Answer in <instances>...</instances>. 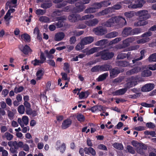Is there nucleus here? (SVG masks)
I'll list each match as a JSON object with an SVG mask.
<instances>
[{"label": "nucleus", "instance_id": "nucleus-4", "mask_svg": "<svg viewBox=\"0 0 156 156\" xmlns=\"http://www.w3.org/2000/svg\"><path fill=\"white\" fill-rule=\"evenodd\" d=\"M132 80L131 81L127 82L125 84V87L127 90L130 88L133 87L136 85L138 83H140L142 81H144L143 79H141V80H139V79H132Z\"/></svg>", "mask_w": 156, "mask_h": 156}, {"label": "nucleus", "instance_id": "nucleus-60", "mask_svg": "<svg viewBox=\"0 0 156 156\" xmlns=\"http://www.w3.org/2000/svg\"><path fill=\"white\" fill-rule=\"evenodd\" d=\"M93 6L96 8V10L102 7L101 2L99 3H94L93 4Z\"/></svg>", "mask_w": 156, "mask_h": 156}, {"label": "nucleus", "instance_id": "nucleus-9", "mask_svg": "<svg viewBox=\"0 0 156 156\" xmlns=\"http://www.w3.org/2000/svg\"><path fill=\"white\" fill-rule=\"evenodd\" d=\"M135 40L133 37L128 38L122 41V45L119 48V49H122L126 48L129 46V43L132 42Z\"/></svg>", "mask_w": 156, "mask_h": 156}, {"label": "nucleus", "instance_id": "nucleus-29", "mask_svg": "<svg viewBox=\"0 0 156 156\" xmlns=\"http://www.w3.org/2000/svg\"><path fill=\"white\" fill-rule=\"evenodd\" d=\"M94 17V15L91 14H87L83 16L82 17H81V16H80V20H87L90 19H92Z\"/></svg>", "mask_w": 156, "mask_h": 156}, {"label": "nucleus", "instance_id": "nucleus-59", "mask_svg": "<svg viewBox=\"0 0 156 156\" xmlns=\"http://www.w3.org/2000/svg\"><path fill=\"white\" fill-rule=\"evenodd\" d=\"M97 148L100 150L106 151L107 150L106 147L103 144H100L98 145Z\"/></svg>", "mask_w": 156, "mask_h": 156}, {"label": "nucleus", "instance_id": "nucleus-58", "mask_svg": "<svg viewBox=\"0 0 156 156\" xmlns=\"http://www.w3.org/2000/svg\"><path fill=\"white\" fill-rule=\"evenodd\" d=\"M44 53L47 57L48 58L52 59L53 58V55L51 54H50L48 50H45L44 51Z\"/></svg>", "mask_w": 156, "mask_h": 156}, {"label": "nucleus", "instance_id": "nucleus-33", "mask_svg": "<svg viewBox=\"0 0 156 156\" xmlns=\"http://www.w3.org/2000/svg\"><path fill=\"white\" fill-rule=\"evenodd\" d=\"M13 135L8 132L5 133L4 136H2L3 138H5L7 140L9 141L13 139Z\"/></svg>", "mask_w": 156, "mask_h": 156}, {"label": "nucleus", "instance_id": "nucleus-39", "mask_svg": "<svg viewBox=\"0 0 156 156\" xmlns=\"http://www.w3.org/2000/svg\"><path fill=\"white\" fill-rule=\"evenodd\" d=\"M152 34V32L148 30V31L142 34L141 36V37L145 38H150L149 37L151 36Z\"/></svg>", "mask_w": 156, "mask_h": 156}, {"label": "nucleus", "instance_id": "nucleus-62", "mask_svg": "<svg viewBox=\"0 0 156 156\" xmlns=\"http://www.w3.org/2000/svg\"><path fill=\"white\" fill-rule=\"evenodd\" d=\"M46 12L45 10L38 9L36 11V13L38 15H43Z\"/></svg>", "mask_w": 156, "mask_h": 156}, {"label": "nucleus", "instance_id": "nucleus-6", "mask_svg": "<svg viewBox=\"0 0 156 156\" xmlns=\"http://www.w3.org/2000/svg\"><path fill=\"white\" fill-rule=\"evenodd\" d=\"M61 141L60 140H58L55 144L56 149L57 150H59L62 153H63L65 151L66 147L65 143H63L61 145H60Z\"/></svg>", "mask_w": 156, "mask_h": 156}, {"label": "nucleus", "instance_id": "nucleus-18", "mask_svg": "<svg viewBox=\"0 0 156 156\" xmlns=\"http://www.w3.org/2000/svg\"><path fill=\"white\" fill-rule=\"evenodd\" d=\"M141 69V67L140 66H137L134 68L132 69L127 71L126 73V74L129 76L136 73L139 72Z\"/></svg>", "mask_w": 156, "mask_h": 156}, {"label": "nucleus", "instance_id": "nucleus-19", "mask_svg": "<svg viewBox=\"0 0 156 156\" xmlns=\"http://www.w3.org/2000/svg\"><path fill=\"white\" fill-rule=\"evenodd\" d=\"M145 3V1L144 0H140L138 3L136 4H134L132 5H129L128 6L129 8L136 9L138 8H141L143 5Z\"/></svg>", "mask_w": 156, "mask_h": 156}, {"label": "nucleus", "instance_id": "nucleus-64", "mask_svg": "<svg viewBox=\"0 0 156 156\" xmlns=\"http://www.w3.org/2000/svg\"><path fill=\"white\" fill-rule=\"evenodd\" d=\"M76 41V39L75 36H72L70 38L69 42L70 44H74Z\"/></svg>", "mask_w": 156, "mask_h": 156}, {"label": "nucleus", "instance_id": "nucleus-34", "mask_svg": "<svg viewBox=\"0 0 156 156\" xmlns=\"http://www.w3.org/2000/svg\"><path fill=\"white\" fill-rule=\"evenodd\" d=\"M52 5L51 2H45L41 5V7L44 9L49 8Z\"/></svg>", "mask_w": 156, "mask_h": 156}, {"label": "nucleus", "instance_id": "nucleus-55", "mask_svg": "<svg viewBox=\"0 0 156 156\" xmlns=\"http://www.w3.org/2000/svg\"><path fill=\"white\" fill-rule=\"evenodd\" d=\"M124 15L127 17L129 18H132L134 16L133 12L131 11L125 12L124 13Z\"/></svg>", "mask_w": 156, "mask_h": 156}, {"label": "nucleus", "instance_id": "nucleus-21", "mask_svg": "<svg viewBox=\"0 0 156 156\" xmlns=\"http://www.w3.org/2000/svg\"><path fill=\"white\" fill-rule=\"evenodd\" d=\"M85 153L86 154H90L93 156H95L96 154V151L93 148L90 147H85Z\"/></svg>", "mask_w": 156, "mask_h": 156}, {"label": "nucleus", "instance_id": "nucleus-15", "mask_svg": "<svg viewBox=\"0 0 156 156\" xmlns=\"http://www.w3.org/2000/svg\"><path fill=\"white\" fill-rule=\"evenodd\" d=\"M94 38L92 37H85L81 40L83 45H86L90 44L93 41Z\"/></svg>", "mask_w": 156, "mask_h": 156}, {"label": "nucleus", "instance_id": "nucleus-28", "mask_svg": "<svg viewBox=\"0 0 156 156\" xmlns=\"http://www.w3.org/2000/svg\"><path fill=\"white\" fill-rule=\"evenodd\" d=\"M116 63L117 64L118 66L123 67H127L129 65V62L126 61H117Z\"/></svg>", "mask_w": 156, "mask_h": 156}, {"label": "nucleus", "instance_id": "nucleus-13", "mask_svg": "<svg viewBox=\"0 0 156 156\" xmlns=\"http://www.w3.org/2000/svg\"><path fill=\"white\" fill-rule=\"evenodd\" d=\"M72 123V120L70 119L64 120L61 125V128L63 129H66L69 127Z\"/></svg>", "mask_w": 156, "mask_h": 156}, {"label": "nucleus", "instance_id": "nucleus-54", "mask_svg": "<svg viewBox=\"0 0 156 156\" xmlns=\"http://www.w3.org/2000/svg\"><path fill=\"white\" fill-rule=\"evenodd\" d=\"M140 104L142 106L147 108H151L154 106V105L153 104H148L145 102H142Z\"/></svg>", "mask_w": 156, "mask_h": 156}, {"label": "nucleus", "instance_id": "nucleus-49", "mask_svg": "<svg viewBox=\"0 0 156 156\" xmlns=\"http://www.w3.org/2000/svg\"><path fill=\"white\" fill-rule=\"evenodd\" d=\"M127 149L128 152L131 154H134L135 153V151L133 147L130 145H128L127 146Z\"/></svg>", "mask_w": 156, "mask_h": 156}, {"label": "nucleus", "instance_id": "nucleus-47", "mask_svg": "<svg viewBox=\"0 0 156 156\" xmlns=\"http://www.w3.org/2000/svg\"><path fill=\"white\" fill-rule=\"evenodd\" d=\"M122 7L121 5L119 4H117L112 6L111 7H109L112 9V13L114 11V10H119Z\"/></svg>", "mask_w": 156, "mask_h": 156}, {"label": "nucleus", "instance_id": "nucleus-46", "mask_svg": "<svg viewBox=\"0 0 156 156\" xmlns=\"http://www.w3.org/2000/svg\"><path fill=\"white\" fill-rule=\"evenodd\" d=\"M8 15H9V13L6 14L4 17L6 24L7 26L9 25V21L11 18V16H8Z\"/></svg>", "mask_w": 156, "mask_h": 156}, {"label": "nucleus", "instance_id": "nucleus-30", "mask_svg": "<svg viewBox=\"0 0 156 156\" xmlns=\"http://www.w3.org/2000/svg\"><path fill=\"white\" fill-rule=\"evenodd\" d=\"M152 72L149 70H144L142 72L141 75L143 77H147L151 75Z\"/></svg>", "mask_w": 156, "mask_h": 156}, {"label": "nucleus", "instance_id": "nucleus-25", "mask_svg": "<svg viewBox=\"0 0 156 156\" xmlns=\"http://www.w3.org/2000/svg\"><path fill=\"white\" fill-rule=\"evenodd\" d=\"M112 68V66L108 64H104L100 66V70L102 71H106L109 70Z\"/></svg>", "mask_w": 156, "mask_h": 156}, {"label": "nucleus", "instance_id": "nucleus-45", "mask_svg": "<svg viewBox=\"0 0 156 156\" xmlns=\"http://www.w3.org/2000/svg\"><path fill=\"white\" fill-rule=\"evenodd\" d=\"M84 45H83L82 42L80 41V43H78L76 46L75 49L77 51H80L84 48Z\"/></svg>", "mask_w": 156, "mask_h": 156}, {"label": "nucleus", "instance_id": "nucleus-42", "mask_svg": "<svg viewBox=\"0 0 156 156\" xmlns=\"http://www.w3.org/2000/svg\"><path fill=\"white\" fill-rule=\"evenodd\" d=\"M100 49L99 47H94L90 49L87 52V54L90 55L98 51Z\"/></svg>", "mask_w": 156, "mask_h": 156}, {"label": "nucleus", "instance_id": "nucleus-63", "mask_svg": "<svg viewBox=\"0 0 156 156\" xmlns=\"http://www.w3.org/2000/svg\"><path fill=\"white\" fill-rule=\"evenodd\" d=\"M146 126L151 129L154 128L155 127L154 124L151 122L147 123L146 124Z\"/></svg>", "mask_w": 156, "mask_h": 156}, {"label": "nucleus", "instance_id": "nucleus-17", "mask_svg": "<svg viewBox=\"0 0 156 156\" xmlns=\"http://www.w3.org/2000/svg\"><path fill=\"white\" fill-rule=\"evenodd\" d=\"M98 20L96 18L92 20L86 21L85 23L89 26H94L97 25L98 23Z\"/></svg>", "mask_w": 156, "mask_h": 156}, {"label": "nucleus", "instance_id": "nucleus-8", "mask_svg": "<svg viewBox=\"0 0 156 156\" xmlns=\"http://www.w3.org/2000/svg\"><path fill=\"white\" fill-rule=\"evenodd\" d=\"M112 13V9L109 7L105 8L98 12L96 13L95 15L96 17L107 15L108 14Z\"/></svg>", "mask_w": 156, "mask_h": 156}, {"label": "nucleus", "instance_id": "nucleus-22", "mask_svg": "<svg viewBox=\"0 0 156 156\" xmlns=\"http://www.w3.org/2000/svg\"><path fill=\"white\" fill-rule=\"evenodd\" d=\"M65 34L62 32H59L56 34L55 40L56 41H60L63 39L65 37Z\"/></svg>", "mask_w": 156, "mask_h": 156}, {"label": "nucleus", "instance_id": "nucleus-53", "mask_svg": "<svg viewBox=\"0 0 156 156\" xmlns=\"http://www.w3.org/2000/svg\"><path fill=\"white\" fill-rule=\"evenodd\" d=\"M23 89L24 87L23 86H20L18 88L16 87L14 89V91L17 94L23 91Z\"/></svg>", "mask_w": 156, "mask_h": 156}, {"label": "nucleus", "instance_id": "nucleus-52", "mask_svg": "<svg viewBox=\"0 0 156 156\" xmlns=\"http://www.w3.org/2000/svg\"><path fill=\"white\" fill-rule=\"evenodd\" d=\"M63 69L66 72L68 73H69V65L68 63L66 62L64 63Z\"/></svg>", "mask_w": 156, "mask_h": 156}, {"label": "nucleus", "instance_id": "nucleus-56", "mask_svg": "<svg viewBox=\"0 0 156 156\" xmlns=\"http://www.w3.org/2000/svg\"><path fill=\"white\" fill-rule=\"evenodd\" d=\"M23 122L25 125H27L28 124L29 118L27 116H24L22 117Z\"/></svg>", "mask_w": 156, "mask_h": 156}, {"label": "nucleus", "instance_id": "nucleus-31", "mask_svg": "<svg viewBox=\"0 0 156 156\" xmlns=\"http://www.w3.org/2000/svg\"><path fill=\"white\" fill-rule=\"evenodd\" d=\"M76 118L77 120L80 123L83 122L85 120L84 116L81 113H78L76 116Z\"/></svg>", "mask_w": 156, "mask_h": 156}, {"label": "nucleus", "instance_id": "nucleus-11", "mask_svg": "<svg viewBox=\"0 0 156 156\" xmlns=\"http://www.w3.org/2000/svg\"><path fill=\"white\" fill-rule=\"evenodd\" d=\"M68 20L71 22L75 23L80 19V15L78 14H72L68 17Z\"/></svg>", "mask_w": 156, "mask_h": 156}, {"label": "nucleus", "instance_id": "nucleus-41", "mask_svg": "<svg viewBox=\"0 0 156 156\" xmlns=\"http://www.w3.org/2000/svg\"><path fill=\"white\" fill-rule=\"evenodd\" d=\"M142 29L140 28H135L132 29V35L138 34L142 32Z\"/></svg>", "mask_w": 156, "mask_h": 156}, {"label": "nucleus", "instance_id": "nucleus-3", "mask_svg": "<svg viewBox=\"0 0 156 156\" xmlns=\"http://www.w3.org/2000/svg\"><path fill=\"white\" fill-rule=\"evenodd\" d=\"M93 31L94 34L99 36L103 35L107 33L106 28L102 26H99L94 28Z\"/></svg>", "mask_w": 156, "mask_h": 156}, {"label": "nucleus", "instance_id": "nucleus-2", "mask_svg": "<svg viewBox=\"0 0 156 156\" xmlns=\"http://www.w3.org/2000/svg\"><path fill=\"white\" fill-rule=\"evenodd\" d=\"M136 15L138 16L139 20H146L151 17L148 11L145 10L137 12Z\"/></svg>", "mask_w": 156, "mask_h": 156}, {"label": "nucleus", "instance_id": "nucleus-10", "mask_svg": "<svg viewBox=\"0 0 156 156\" xmlns=\"http://www.w3.org/2000/svg\"><path fill=\"white\" fill-rule=\"evenodd\" d=\"M154 86L155 85L153 83H147L142 87L141 90L143 92H149L152 90Z\"/></svg>", "mask_w": 156, "mask_h": 156}, {"label": "nucleus", "instance_id": "nucleus-51", "mask_svg": "<svg viewBox=\"0 0 156 156\" xmlns=\"http://www.w3.org/2000/svg\"><path fill=\"white\" fill-rule=\"evenodd\" d=\"M44 74V71L42 69L38 70L36 73L37 78H41Z\"/></svg>", "mask_w": 156, "mask_h": 156}, {"label": "nucleus", "instance_id": "nucleus-43", "mask_svg": "<svg viewBox=\"0 0 156 156\" xmlns=\"http://www.w3.org/2000/svg\"><path fill=\"white\" fill-rule=\"evenodd\" d=\"M17 110L20 114H23L25 111V107L23 105H20L18 107Z\"/></svg>", "mask_w": 156, "mask_h": 156}, {"label": "nucleus", "instance_id": "nucleus-37", "mask_svg": "<svg viewBox=\"0 0 156 156\" xmlns=\"http://www.w3.org/2000/svg\"><path fill=\"white\" fill-rule=\"evenodd\" d=\"M150 40V38H144L138 40L137 41V43L138 44H144L146 42H149Z\"/></svg>", "mask_w": 156, "mask_h": 156}, {"label": "nucleus", "instance_id": "nucleus-48", "mask_svg": "<svg viewBox=\"0 0 156 156\" xmlns=\"http://www.w3.org/2000/svg\"><path fill=\"white\" fill-rule=\"evenodd\" d=\"M121 40L122 38L120 37H117L110 41L109 44L110 45L115 44L121 41Z\"/></svg>", "mask_w": 156, "mask_h": 156}, {"label": "nucleus", "instance_id": "nucleus-36", "mask_svg": "<svg viewBox=\"0 0 156 156\" xmlns=\"http://www.w3.org/2000/svg\"><path fill=\"white\" fill-rule=\"evenodd\" d=\"M113 146L115 148L119 150H122L123 149V146L121 143H115Z\"/></svg>", "mask_w": 156, "mask_h": 156}, {"label": "nucleus", "instance_id": "nucleus-61", "mask_svg": "<svg viewBox=\"0 0 156 156\" xmlns=\"http://www.w3.org/2000/svg\"><path fill=\"white\" fill-rule=\"evenodd\" d=\"M126 55L125 53H120L119 54L117 57L118 59H123L126 58Z\"/></svg>", "mask_w": 156, "mask_h": 156}, {"label": "nucleus", "instance_id": "nucleus-40", "mask_svg": "<svg viewBox=\"0 0 156 156\" xmlns=\"http://www.w3.org/2000/svg\"><path fill=\"white\" fill-rule=\"evenodd\" d=\"M39 20L41 22L48 23L49 22V19L45 16H41L39 19Z\"/></svg>", "mask_w": 156, "mask_h": 156}, {"label": "nucleus", "instance_id": "nucleus-57", "mask_svg": "<svg viewBox=\"0 0 156 156\" xmlns=\"http://www.w3.org/2000/svg\"><path fill=\"white\" fill-rule=\"evenodd\" d=\"M100 70V66H96L91 68V71L92 72H98Z\"/></svg>", "mask_w": 156, "mask_h": 156}, {"label": "nucleus", "instance_id": "nucleus-32", "mask_svg": "<svg viewBox=\"0 0 156 156\" xmlns=\"http://www.w3.org/2000/svg\"><path fill=\"white\" fill-rule=\"evenodd\" d=\"M97 11L94 7H89L84 10V12L85 13H91L95 12Z\"/></svg>", "mask_w": 156, "mask_h": 156}, {"label": "nucleus", "instance_id": "nucleus-20", "mask_svg": "<svg viewBox=\"0 0 156 156\" xmlns=\"http://www.w3.org/2000/svg\"><path fill=\"white\" fill-rule=\"evenodd\" d=\"M127 90V89L125 87L124 88L120 89L113 92L112 94L114 95H122L124 94Z\"/></svg>", "mask_w": 156, "mask_h": 156}, {"label": "nucleus", "instance_id": "nucleus-16", "mask_svg": "<svg viewBox=\"0 0 156 156\" xmlns=\"http://www.w3.org/2000/svg\"><path fill=\"white\" fill-rule=\"evenodd\" d=\"M122 35L124 37H126L129 35H132V29L130 27L125 28L122 31Z\"/></svg>", "mask_w": 156, "mask_h": 156}, {"label": "nucleus", "instance_id": "nucleus-24", "mask_svg": "<svg viewBox=\"0 0 156 156\" xmlns=\"http://www.w3.org/2000/svg\"><path fill=\"white\" fill-rule=\"evenodd\" d=\"M140 20L137 22L134 23V25L135 26H143L147 24L148 22L145 21L146 20Z\"/></svg>", "mask_w": 156, "mask_h": 156}, {"label": "nucleus", "instance_id": "nucleus-1", "mask_svg": "<svg viewBox=\"0 0 156 156\" xmlns=\"http://www.w3.org/2000/svg\"><path fill=\"white\" fill-rule=\"evenodd\" d=\"M116 24L126 25L127 22L125 18L121 16H113L104 23V25L107 27L114 26Z\"/></svg>", "mask_w": 156, "mask_h": 156}, {"label": "nucleus", "instance_id": "nucleus-44", "mask_svg": "<svg viewBox=\"0 0 156 156\" xmlns=\"http://www.w3.org/2000/svg\"><path fill=\"white\" fill-rule=\"evenodd\" d=\"M22 39L26 41L29 42L30 41V37L27 34H24L21 35Z\"/></svg>", "mask_w": 156, "mask_h": 156}, {"label": "nucleus", "instance_id": "nucleus-26", "mask_svg": "<svg viewBox=\"0 0 156 156\" xmlns=\"http://www.w3.org/2000/svg\"><path fill=\"white\" fill-rule=\"evenodd\" d=\"M118 35V32L116 31H113L106 34L105 35V37L108 38H111Z\"/></svg>", "mask_w": 156, "mask_h": 156}, {"label": "nucleus", "instance_id": "nucleus-12", "mask_svg": "<svg viewBox=\"0 0 156 156\" xmlns=\"http://www.w3.org/2000/svg\"><path fill=\"white\" fill-rule=\"evenodd\" d=\"M145 50H143L140 52V57L136 58L132 60L133 63L135 64L138 65L140 66L142 65V63L140 62H138V61L142 60L143 58L145 57L144 53L145 52Z\"/></svg>", "mask_w": 156, "mask_h": 156}, {"label": "nucleus", "instance_id": "nucleus-35", "mask_svg": "<svg viewBox=\"0 0 156 156\" xmlns=\"http://www.w3.org/2000/svg\"><path fill=\"white\" fill-rule=\"evenodd\" d=\"M24 54L25 55L28 54V52L31 51V50L30 49V47L27 45H26L24 47L23 49L21 50Z\"/></svg>", "mask_w": 156, "mask_h": 156}, {"label": "nucleus", "instance_id": "nucleus-23", "mask_svg": "<svg viewBox=\"0 0 156 156\" xmlns=\"http://www.w3.org/2000/svg\"><path fill=\"white\" fill-rule=\"evenodd\" d=\"M119 73L120 71L117 68H115L112 69L110 71V75L111 77H115Z\"/></svg>", "mask_w": 156, "mask_h": 156}, {"label": "nucleus", "instance_id": "nucleus-7", "mask_svg": "<svg viewBox=\"0 0 156 156\" xmlns=\"http://www.w3.org/2000/svg\"><path fill=\"white\" fill-rule=\"evenodd\" d=\"M75 6L76 7L74 8V11L76 13H79L83 11L86 8L85 6L82 4L80 2L76 3Z\"/></svg>", "mask_w": 156, "mask_h": 156}, {"label": "nucleus", "instance_id": "nucleus-50", "mask_svg": "<svg viewBox=\"0 0 156 156\" xmlns=\"http://www.w3.org/2000/svg\"><path fill=\"white\" fill-rule=\"evenodd\" d=\"M102 7H107L111 4V2L109 1H104L101 2Z\"/></svg>", "mask_w": 156, "mask_h": 156}, {"label": "nucleus", "instance_id": "nucleus-38", "mask_svg": "<svg viewBox=\"0 0 156 156\" xmlns=\"http://www.w3.org/2000/svg\"><path fill=\"white\" fill-rule=\"evenodd\" d=\"M148 60L150 62H156V53L151 55L148 58Z\"/></svg>", "mask_w": 156, "mask_h": 156}, {"label": "nucleus", "instance_id": "nucleus-14", "mask_svg": "<svg viewBox=\"0 0 156 156\" xmlns=\"http://www.w3.org/2000/svg\"><path fill=\"white\" fill-rule=\"evenodd\" d=\"M139 146L137 148V152L143 155L144 154V151L147 150V146L144 144L139 143Z\"/></svg>", "mask_w": 156, "mask_h": 156}, {"label": "nucleus", "instance_id": "nucleus-5", "mask_svg": "<svg viewBox=\"0 0 156 156\" xmlns=\"http://www.w3.org/2000/svg\"><path fill=\"white\" fill-rule=\"evenodd\" d=\"M101 59L106 60L112 58L114 54L112 52H108L106 51H103L100 52Z\"/></svg>", "mask_w": 156, "mask_h": 156}, {"label": "nucleus", "instance_id": "nucleus-27", "mask_svg": "<svg viewBox=\"0 0 156 156\" xmlns=\"http://www.w3.org/2000/svg\"><path fill=\"white\" fill-rule=\"evenodd\" d=\"M108 42L107 40L102 39L96 42L95 43V45L98 46H103L107 44Z\"/></svg>", "mask_w": 156, "mask_h": 156}]
</instances>
